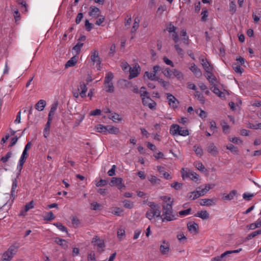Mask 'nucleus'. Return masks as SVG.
<instances>
[{"instance_id": "nucleus-1", "label": "nucleus", "mask_w": 261, "mask_h": 261, "mask_svg": "<svg viewBox=\"0 0 261 261\" xmlns=\"http://www.w3.org/2000/svg\"><path fill=\"white\" fill-rule=\"evenodd\" d=\"M149 208L146 213V217L149 220H152L161 217V211L160 206L154 202L147 203Z\"/></svg>"}, {"instance_id": "nucleus-2", "label": "nucleus", "mask_w": 261, "mask_h": 261, "mask_svg": "<svg viewBox=\"0 0 261 261\" xmlns=\"http://www.w3.org/2000/svg\"><path fill=\"white\" fill-rule=\"evenodd\" d=\"M163 213L161 215V218L163 222L166 221H172L175 220L177 218V215L174 214L172 207L166 206L162 207Z\"/></svg>"}, {"instance_id": "nucleus-3", "label": "nucleus", "mask_w": 261, "mask_h": 261, "mask_svg": "<svg viewBox=\"0 0 261 261\" xmlns=\"http://www.w3.org/2000/svg\"><path fill=\"white\" fill-rule=\"evenodd\" d=\"M170 133L173 136L178 135L186 137L189 135V131L187 128L181 127L178 124L171 125Z\"/></svg>"}, {"instance_id": "nucleus-4", "label": "nucleus", "mask_w": 261, "mask_h": 261, "mask_svg": "<svg viewBox=\"0 0 261 261\" xmlns=\"http://www.w3.org/2000/svg\"><path fill=\"white\" fill-rule=\"evenodd\" d=\"M114 78L113 73L109 72L107 73L105 79L104 85L107 92L112 93L114 91V87L112 82Z\"/></svg>"}, {"instance_id": "nucleus-5", "label": "nucleus", "mask_w": 261, "mask_h": 261, "mask_svg": "<svg viewBox=\"0 0 261 261\" xmlns=\"http://www.w3.org/2000/svg\"><path fill=\"white\" fill-rule=\"evenodd\" d=\"M111 186H116L119 190L125 189L126 186L123 182V179L121 177H112L110 183Z\"/></svg>"}, {"instance_id": "nucleus-6", "label": "nucleus", "mask_w": 261, "mask_h": 261, "mask_svg": "<svg viewBox=\"0 0 261 261\" xmlns=\"http://www.w3.org/2000/svg\"><path fill=\"white\" fill-rule=\"evenodd\" d=\"M160 70H161V67L160 66H154L153 67V71L151 72L146 71L144 73V77H146L148 79L151 81H156L158 79L156 76V74Z\"/></svg>"}, {"instance_id": "nucleus-7", "label": "nucleus", "mask_w": 261, "mask_h": 261, "mask_svg": "<svg viewBox=\"0 0 261 261\" xmlns=\"http://www.w3.org/2000/svg\"><path fill=\"white\" fill-rule=\"evenodd\" d=\"M142 103L144 106L148 107L151 110H154L156 107V103L148 95L141 98Z\"/></svg>"}, {"instance_id": "nucleus-8", "label": "nucleus", "mask_w": 261, "mask_h": 261, "mask_svg": "<svg viewBox=\"0 0 261 261\" xmlns=\"http://www.w3.org/2000/svg\"><path fill=\"white\" fill-rule=\"evenodd\" d=\"M166 95L168 102L170 107L173 109H177L179 106V101L175 98V96L169 93H167Z\"/></svg>"}, {"instance_id": "nucleus-9", "label": "nucleus", "mask_w": 261, "mask_h": 261, "mask_svg": "<svg viewBox=\"0 0 261 261\" xmlns=\"http://www.w3.org/2000/svg\"><path fill=\"white\" fill-rule=\"evenodd\" d=\"M15 252V247L14 246H10L3 255V261H10Z\"/></svg>"}, {"instance_id": "nucleus-10", "label": "nucleus", "mask_w": 261, "mask_h": 261, "mask_svg": "<svg viewBox=\"0 0 261 261\" xmlns=\"http://www.w3.org/2000/svg\"><path fill=\"white\" fill-rule=\"evenodd\" d=\"M182 177L185 179L186 178H190L192 180H196L198 179V175L195 172L188 171L187 169H182L181 170Z\"/></svg>"}, {"instance_id": "nucleus-11", "label": "nucleus", "mask_w": 261, "mask_h": 261, "mask_svg": "<svg viewBox=\"0 0 261 261\" xmlns=\"http://www.w3.org/2000/svg\"><path fill=\"white\" fill-rule=\"evenodd\" d=\"M140 67L138 64H135L133 67L129 68V79H132L138 76L140 72Z\"/></svg>"}, {"instance_id": "nucleus-12", "label": "nucleus", "mask_w": 261, "mask_h": 261, "mask_svg": "<svg viewBox=\"0 0 261 261\" xmlns=\"http://www.w3.org/2000/svg\"><path fill=\"white\" fill-rule=\"evenodd\" d=\"M160 251L163 255H168L170 251L169 243L165 240L162 241L160 246Z\"/></svg>"}, {"instance_id": "nucleus-13", "label": "nucleus", "mask_w": 261, "mask_h": 261, "mask_svg": "<svg viewBox=\"0 0 261 261\" xmlns=\"http://www.w3.org/2000/svg\"><path fill=\"white\" fill-rule=\"evenodd\" d=\"M91 60L94 63L96 64L98 69L99 70L101 61L97 50H94L91 52Z\"/></svg>"}, {"instance_id": "nucleus-14", "label": "nucleus", "mask_w": 261, "mask_h": 261, "mask_svg": "<svg viewBox=\"0 0 261 261\" xmlns=\"http://www.w3.org/2000/svg\"><path fill=\"white\" fill-rule=\"evenodd\" d=\"M101 11L99 8L95 6H91L89 8V15L94 18H97L101 16Z\"/></svg>"}, {"instance_id": "nucleus-15", "label": "nucleus", "mask_w": 261, "mask_h": 261, "mask_svg": "<svg viewBox=\"0 0 261 261\" xmlns=\"http://www.w3.org/2000/svg\"><path fill=\"white\" fill-rule=\"evenodd\" d=\"M217 202L216 198L212 199H201L200 200L199 204L202 206H212L216 204Z\"/></svg>"}, {"instance_id": "nucleus-16", "label": "nucleus", "mask_w": 261, "mask_h": 261, "mask_svg": "<svg viewBox=\"0 0 261 261\" xmlns=\"http://www.w3.org/2000/svg\"><path fill=\"white\" fill-rule=\"evenodd\" d=\"M161 199L163 201L162 207L167 206H170L172 207L174 200L171 197L169 196H161Z\"/></svg>"}, {"instance_id": "nucleus-17", "label": "nucleus", "mask_w": 261, "mask_h": 261, "mask_svg": "<svg viewBox=\"0 0 261 261\" xmlns=\"http://www.w3.org/2000/svg\"><path fill=\"white\" fill-rule=\"evenodd\" d=\"M28 152L23 151L22 153L20 156V158L19 160V162H18V163L17 165V170H19V171H21V170H22L23 166L24 163L25 162V161H26L27 159L28 158Z\"/></svg>"}, {"instance_id": "nucleus-18", "label": "nucleus", "mask_w": 261, "mask_h": 261, "mask_svg": "<svg viewBox=\"0 0 261 261\" xmlns=\"http://www.w3.org/2000/svg\"><path fill=\"white\" fill-rule=\"evenodd\" d=\"M189 231L193 234H196L198 232V225L194 222H190L187 224Z\"/></svg>"}, {"instance_id": "nucleus-19", "label": "nucleus", "mask_w": 261, "mask_h": 261, "mask_svg": "<svg viewBox=\"0 0 261 261\" xmlns=\"http://www.w3.org/2000/svg\"><path fill=\"white\" fill-rule=\"evenodd\" d=\"M201 64L206 72L212 75V67L206 59L202 58L200 59Z\"/></svg>"}, {"instance_id": "nucleus-20", "label": "nucleus", "mask_w": 261, "mask_h": 261, "mask_svg": "<svg viewBox=\"0 0 261 261\" xmlns=\"http://www.w3.org/2000/svg\"><path fill=\"white\" fill-rule=\"evenodd\" d=\"M207 151L211 155L216 156L218 154L219 151L214 143H211L206 147Z\"/></svg>"}, {"instance_id": "nucleus-21", "label": "nucleus", "mask_w": 261, "mask_h": 261, "mask_svg": "<svg viewBox=\"0 0 261 261\" xmlns=\"http://www.w3.org/2000/svg\"><path fill=\"white\" fill-rule=\"evenodd\" d=\"M78 90L80 92V95L82 97H85L86 96V92L87 91V88L86 85L84 83H81Z\"/></svg>"}, {"instance_id": "nucleus-22", "label": "nucleus", "mask_w": 261, "mask_h": 261, "mask_svg": "<svg viewBox=\"0 0 261 261\" xmlns=\"http://www.w3.org/2000/svg\"><path fill=\"white\" fill-rule=\"evenodd\" d=\"M94 246H96L99 248H102L105 247V244L103 240H100L98 237H94L92 241Z\"/></svg>"}, {"instance_id": "nucleus-23", "label": "nucleus", "mask_w": 261, "mask_h": 261, "mask_svg": "<svg viewBox=\"0 0 261 261\" xmlns=\"http://www.w3.org/2000/svg\"><path fill=\"white\" fill-rule=\"evenodd\" d=\"M46 105V101L43 99L39 100L35 105V109L39 111H42L44 110Z\"/></svg>"}, {"instance_id": "nucleus-24", "label": "nucleus", "mask_w": 261, "mask_h": 261, "mask_svg": "<svg viewBox=\"0 0 261 261\" xmlns=\"http://www.w3.org/2000/svg\"><path fill=\"white\" fill-rule=\"evenodd\" d=\"M58 106V102L57 101H54L51 106L50 110L48 114V117L52 118L53 116L55 115L56 111L57 110Z\"/></svg>"}, {"instance_id": "nucleus-25", "label": "nucleus", "mask_w": 261, "mask_h": 261, "mask_svg": "<svg viewBox=\"0 0 261 261\" xmlns=\"http://www.w3.org/2000/svg\"><path fill=\"white\" fill-rule=\"evenodd\" d=\"M161 70H162V73L167 78H173V70H171L168 67H166L163 68H161Z\"/></svg>"}, {"instance_id": "nucleus-26", "label": "nucleus", "mask_w": 261, "mask_h": 261, "mask_svg": "<svg viewBox=\"0 0 261 261\" xmlns=\"http://www.w3.org/2000/svg\"><path fill=\"white\" fill-rule=\"evenodd\" d=\"M77 62V57L73 56L65 64L66 68L74 66Z\"/></svg>"}, {"instance_id": "nucleus-27", "label": "nucleus", "mask_w": 261, "mask_h": 261, "mask_svg": "<svg viewBox=\"0 0 261 261\" xmlns=\"http://www.w3.org/2000/svg\"><path fill=\"white\" fill-rule=\"evenodd\" d=\"M140 21V19L139 17H136L135 18L133 25L130 31L131 33H135L138 30L139 27Z\"/></svg>"}, {"instance_id": "nucleus-28", "label": "nucleus", "mask_w": 261, "mask_h": 261, "mask_svg": "<svg viewBox=\"0 0 261 261\" xmlns=\"http://www.w3.org/2000/svg\"><path fill=\"white\" fill-rule=\"evenodd\" d=\"M190 69L197 77H200L202 75L201 71L195 64H193L190 67Z\"/></svg>"}, {"instance_id": "nucleus-29", "label": "nucleus", "mask_w": 261, "mask_h": 261, "mask_svg": "<svg viewBox=\"0 0 261 261\" xmlns=\"http://www.w3.org/2000/svg\"><path fill=\"white\" fill-rule=\"evenodd\" d=\"M211 188L210 185H206L204 188L198 187L197 190L201 196L204 195Z\"/></svg>"}, {"instance_id": "nucleus-30", "label": "nucleus", "mask_w": 261, "mask_h": 261, "mask_svg": "<svg viewBox=\"0 0 261 261\" xmlns=\"http://www.w3.org/2000/svg\"><path fill=\"white\" fill-rule=\"evenodd\" d=\"M195 216L201 218L202 219H207L209 217V214L206 211H201L197 213Z\"/></svg>"}, {"instance_id": "nucleus-31", "label": "nucleus", "mask_w": 261, "mask_h": 261, "mask_svg": "<svg viewBox=\"0 0 261 261\" xmlns=\"http://www.w3.org/2000/svg\"><path fill=\"white\" fill-rule=\"evenodd\" d=\"M227 255L228 254L226 251H225L220 256H217L212 258L211 261H226V258Z\"/></svg>"}, {"instance_id": "nucleus-32", "label": "nucleus", "mask_w": 261, "mask_h": 261, "mask_svg": "<svg viewBox=\"0 0 261 261\" xmlns=\"http://www.w3.org/2000/svg\"><path fill=\"white\" fill-rule=\"evenodd\" d=\"M12 189L11 191V197L14 198L16 196V189L17 187V181L16 178H14L12 180Z\"/></svg>"}, {"instance_id": "nucleus-33", "label": "nucleus", "mask_w": 261, "mask_h": 261, "mask_svg": "<svg viewBox=\"0 0 261 261\" xmlns=\"http://www.w3.org/2000/svg\"><path fill=\"white\" fill-rule=\"evenodd\" d=\"M55 242L58 244L61 245L64 249L68 248V242L65 240L60 239L59 238H56L55 239Z\"/></svg>"}, {"instance_id": "nucleus-34", "label": "nucleus", "mask_w": 261, "mask_h": 261, "mask_svg": "<svg viewBox=\"0 0 261 261\" xmlns=\"http://www.w3.org/2000/svg\"><path fill=\"white\" fill-rule=\"evenodd\" d=\"M107 132H109L110 134L116 135L119 133V129L113 126L107 125Z\"/></svg>"}, {"instance_id": "nucleus-35", "label": "nucleus", "mask_w": 261, "mask_h": 261, "mask_svg": "<svg viewBox=\"0 0 261 261\" xmlns=\"http://www.w3.org/2000/svg\"><path fill=\"white\" fill-rule=\"evenodd\" d=\"M109 117L114 122L120 121L122 120V118L119 114L115 113H111Z\"/></svg>"}, {"instance_id": "nucleus-36", "label": "nucleus", "mask_w": 261, "mask_h": 261, "mask_svg": "<svg viewBox=\"0 0 261 261\" xmlns=\"http://www.w3.org/2000/svg\"><path fill=\"white\" fill-rule=\"evenodd\" d=\"M236 194H237V191L232 190V191H230L228 194H227L225 196H224L222 197V199L223 200H231L233 199L234 197L236 196Z\"/></svg>"}, {"instance_id": "nucleus-37", "label": "nucleus", "mask_w": 261, "mask_h": 261, "mask_svg": "<svg viewBox=\"0 0 261 261\" xmlns=\"http://www.w3.org/2000/svg\"><path fill=\"white\" fill-rule=\"evenodd\" d=\"M175 77L179 80L184 79V74L179 70L174 69H173V77Z\"/></svg>"}, {"instance_id": "nucleus-38", "label": "nucleus", "mask_w": 261, "mask_h": 261, "mask_svg": "<svg viewBox=\"0 0 261 261\" xmlns=\"http://www.w3.org/2000/svg\"><path fill=\"white\" fill-rule=\"evenodd\" d=\"M212 91L213 92L217 95L219 97H224L225 96V94L223 92H221L220 89L217 87L215 85H213L212 87Z\"/></svg>"}, {"instance_id": "nucleus-39", "label": "nucleus", "mask_w": 261, "mask_h": 261, "mask_svg": "<svg viewBox=\"0 0 261 261\" xmlns=\"http://www.w3.org/2000/svg\"><path fill=\"white\" fill-rule=\"evenodd\" d=\"M194 95H195V97H196L197 98V99L199 101H200V102L201 103H204L205 99H204V97L203 95H202V94H201L198 91H196Z\"/></svg>"}, {"instance_id": "nucleus-40", "label": "nucleus", "mask_w": 261, "mask_h": 261, "mask_svg": "<svg viewBox=\"0 0 261 261\" xmlns=\"http://www.w3.org/2000/svg\"><path fill=\"white\" fill-rule=\"evenodd\" d=\"M194 151L195 153L199 156H201L203 154V150L202 148L198 145H194L193 147Z\"/></svg>"}, {"instance_id": "nucleus-41", "label": "nucleus", "mask_w": 261, "mask_h": 261, "mask_svg": "<svg viewBox=\"0 0 261 261\" xmlns=\"http://www.w3.org/2000/svg\"><path fill=\"white\" fill-rule=\"evenodd\" d=\"M96 131L98 133H107V126H104L102 124H98L96 126Z\"/></svg>"}, {"instance_id": "nucleus-42", "label": "nucleus", "mask_w": 261, "mask_h": 261, "mask_svg": "<svg viewBox=\"0 0 261 261\" xmlns=\"http://www.w3.org/2000/svg\"><path fill=\"white\" fill-rule=\"evenodd\" d=\"M117 237L119 240H122L125 236V230L123 228H119L117 230Z\"/></svg>"}, {"instance_id": "nucleus-43", "label": "nucleus", "mask_w": 261, "mask_h": 261, "mask_svg": "<svg viewBox=\"0 0 261 261\" xmlns=\"http://www.w3.org/2000/svg\"><path fill=\"white\" fill-rule=\"evenodd\" d=\"M226 147L227 149L230 150L231 152L237 154H239V150L232 144H229Z\"/></svg>"}, {"instance_id": "nucleus-44", "label": "nucleus", "mask_w": 261, "mask_h": 261, "mask_svg": "<svg viewBox=\"0 0 261 261\" xmlns=\"http://www.w3.org/2000/svg\"><path fill=\"white\" fill-rule=\"evenodd\" d=\"M148 179L153 184H160V179L155 176L150 175L148 177Z\"/></svg>"}, {"instance_id": "nucleus-45", "label": "nucleus", "mask_w": 261, "mask_h": 261, "mask_svg": "<svg viewBox=\"0 0 261 261\" xmlns=\"http://www.w3.org/2000/svg\"><path fill=\"white\" fill-rule=\"evenodd\" d=\"M232 67L235 72L239 74H242L244 71V69L237 63H233Z\"/></svg>"}, {"instance_id": "nucleus-46", "label": "nucleus", "mask_w": 261, "mask_h": 261, "mask_svg": "<svg viewBox=\"0 0 261 261\" xmlns=\"http://www.w3.org/2000/svg\"><path fill=\"white\" fill-rule=\"evenodd\" d=\"M123 206L124 207L128 209H130L133 207L134 204L133 202H131L128 200H124L123 201Z\"/></svg>"}, {"instance_id": "nucleus-47", "label": "nucleus", "mask_w": 261, "mask_h": 261, "mask_svg": "<svg viewBox=\"0 0 261 261\" xmlns=\"http://www.w3.org/2000/svg\"><path fill=\"white\" fill-rule=\"evenodd\" d=\"M171 187L176 190H178L182 188V184L174 181L171 184Z\"/></svg>"}, {"instance_id": "nucleus-48", "label": "nucleus", "mask_w": 261, "mask_h": 261, "mask_svg": "<svg viewBox=\"0 0 261 261\" xmlns=\"http://www.w3.org/2000/svg\"><path fill=\"white\" fill-rule=\"evenodd\" d=\"M12 152L11 151H9L6 155L2 157L1 159V161H2L3 163H6L7 162L9 159L12 156Z\"/></svg>"}, {"instance_id": "nucleus-49", "label": "nucleus", "mask_w": 261, "mask_h": 261, "mask_svg": "<svg viewBox=\"0 0 261 261\" xmlns=\"http://www.w3.org/2000/svg\"><path fill=\"white\" fill-rule=\"evenodd\" d=\"M139 94H140V96L141 98L147 96L149 95L148 92L146 90V88L145 87H142L139 90Z\"/></svg>"}, {"instance_id": "nucleus-50", "label": "nucleus", "mask_w": 261, "mask_h": 261, "mask_svg": "<svg viewBox=\"0 0 261 261\" xmlns=\"http://www.w3.org/2000/svg\"><path fill=\"white\" fill-rule=\"evenodd\" d=\"M123 212V210L119 207H114L112 210L113 214L116 216H120Z\"/></svg>"}, {"instance_id": "nucleus-51", "label": "nucleus", "mask_w": 261, "mask_h": 261, "mask_svg": "<svg viewBox=\"0 0 261 261\" xmlns=\"http://www.w3.org/2000/svg\"><path fill=\"white\" fill-rule=\"evenodd\" d=\"M55 218V216L52 212L47 213L46 215L44 217V219L46 221L53 220Z\"/></svg>"}, {"instance_id": "nucleus-52", "label": "nucleus", "mask_w": 261, "mask_h": 261, "mask_svg": "<svg viewBox=\"0 0 261 261\" xmlns=\"http://www.w3.org/2000/svg\"><path fill=\"white\" fill-rule=\"evenodd\" d=\"M200 196H201L200 195L199 192L197 191V190H196V191H193V192H191L190 193V196L189 197L190 198H192V200H195Z\"/></svg>"}, {"instance_id": "nucleus-53", "label": "nucleus", "mask_w": 261, "mask_h": 261, "mask_svg": "<svg viewBox=\"0 0 261 261\" xmlns=\"http://www.w3.org/2000/svg\"><path fill=\"white\" fill-rule=\"evenodd\" d=\"M248 127L251 129H261V123H257V124H252V123H249Z\"/></svg>"}, {"instance_id": "nucleus-54", "label": "nucleus", "mask_w": 261, "mask_h": 261, "mask_svg": "<svg viewBox=\"0 0 261 261\" xmlns=\"http://www.w3.org/2000/svg\"><path fill=\"white\" fill-rule=\"evenodd\" d=\"M55 225H56L61 231L63 232H66L67 233L68 232L67 228L62 225V224L61 223H57L55 224Z\"/></svg>"}, {"instance_id": "nucleus-55", "label": "nucleus", "mask_w": 261, "mask_h": 261, "mask_svg": "<svg viewBox=\"0 0 261 261\" xmlns=\"http://www.w3.org/2000/svg\"><path fill=\"white\" fill-rule=\"evenodd\" d=\"M229 10L232 14L236 11V5L234 2L231 1L230 2Z\"/></svg>"}, {"instance_id": "nucleus-56", "label": "nucleus", "mask_w": 261, "mask_h": 261, "mask_svg": "<svg viewBox=\"0 0 261 261\" xmlns=\"http://www.w3.org/2000/svg\"><path fill=\"white\" fill-rule=\"evenodd\" d=\"M71 222L73 225L77 227L80 224V221L79 219L76 216H73L71 218Z\"/></svg>"}, {"instance_id": "nucleus-57", "label": "nucleus", "mask_w": 261, "mask_h": 261, "mask_svg": "<svg viewBox=\"0 0 261 261\" xmlns=\"http://www.w3.org/2000/svg\"><path fill=\"white\" fill-rule=\"evenodd\" d=\"M122 69L124 71L126 72L128 69L130 67L129 64L126 62H122L121 64Z\"/></svg>"}, {"instance_id": "nucleus-58", "label": "nucleus", "mask_w": 261, "mask_h": 261, "mask_svg": "<svg viewBox=\"0 0 261 261\" xmlns=\"http://www.w3.org/2000/svg\"><path fill=\"white\" fill-rule=\"evenodd\" d=\"M247 228L250 230H254L256 228H259L256 221L254 223H252L247 226Z\"/></svg>"}, {"instance_id": "nucleus-59", "label": "nucleus", "mask_w": 261, "mask_h": 261, "mask_svg": "<svg viewBox=\"0 0 261 261\" xmlns=\"http://www.w3.org/2000/svg\"><path fill=\"white\" fill-rule=\"evenodd\" d=\"M164 62L168 65H170V66L173 67L174 66V63L173 62L169 60L167 57H164L163 58Z\"/></svg>"}, {"instance_id": "nucleus-60", "label": "nucleus", "mask_w": 261, "mask_h": 261, "mask_svg": "<svg viewBox=\"0 0 261 261\" xmlns=\"http://www.w3.org/2000/svg\"><path fill=\"white\" fill-rule=\"evenodd\" d=\"M176 50L177 51L178 54L181 56H183L184 55V50L181 48H180L178 44L176 43L174 46Z\"/></svg>"}, {"instance_id": "nucleus-61", "label": "nucleus", "mask_w": 261, "mask_h": 261, "mask_svg": "<svg viewBox=\"0 0 261 261\" xmlns=\"http://www.w3.org/2000/svg\"><path fill=\"white\" fill-rule=\"evenodd\" d=\"M229 140L230 141H231L234 143L237 144L242 143V141L239 138H238V137H233L232 138H229Z\"/></svg>"}, {"instance_id": "nucleus-62", "label": "nucleus", "mask_w": 261, "mask_h": 261, "mask_svg": "<svg viewBox=\"0 0 261 261\" xmlns=\"http://www.w3.org/2000/svg\"><path fill=\"white\" fill-rule=\"evenodd\" d=\"M167 9V7L166 5H162L160 6L157 11V13L160 15H162L163 13Z\"/></svg>"}, {"instance_id": "nucleus-63", "label": "nucleus", "mask_w": 261, "mask_h": 261, "mask_svg": "<svg viewBox=\"0 0 261 261\" xmlns=\"http://www.w3.org/2000/svg\"><path fill=\"white\" fill-rule=\"evenodd\" d=\"M93 28V24L89 22V20L85 21V29L87 31H90Z\"/></svg>"}, {"instance_id": "nucleus-64", "label": "nucleus", "mask_w": 261, "mask_h": 261, "mask_svg": "<svg viewBox=\"0 0 261 261\" xmlns=\"http://www.w3.org/2000/svg\"><path fill=\"white\" fill-rule=\"evenodd\" d=\"M191 210V208H189L186 210L180 211L179 212V214L180 216H187L190 214Z\"/></svg>"}]
</instances>
